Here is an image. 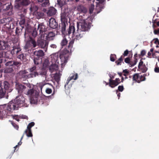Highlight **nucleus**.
Returning a JSON list of instances; mask_svg holds the SVG:
<instances>
[{"label": "nucleus", "instance_id": "a878e982", "mask_svg": "<svg viewBox=\"0 0 159 159\" xmlns=\"http://www.w3.org/2000/svg\"><path fill=\"white\" fill-rule=\"evenodd\" d=\"M24 133L26 134V136L28 137H32L33 136L31 129L27 128L25 131Z\"/></svg>", "mask_w": 159, "mask_h": 159}, {"label": "nucleus", "instance_id": "c85d7f7f", "mask_svg": "<svg viewBox=\"0 0 159 159\" xmlns=\"http://www.w3.org/2000/svg\"><path fill=\"white\" fill-rule=\"evenodd\" d=\"M38 8L36 6L34 5H31V7L30 8V10L31 12H35L38 10Z\"/></svg>", "mask_w": 159, "mask_h": 159}, {"label": "nucleus", "instance_id": "39448f33", "mask_svg": "<svg viewBox=\"0 0 159 159\" xmlns=\"http://www.w3.org/2000/svg\"><path fill=\"white\" fill-rule=\"evenodd\" d=\"M6 106L5 110H6L7 111L6 112L5 111H3L2 113L1 112L0 114V115L2 116V118L7 115L8 112H13L14 111L17 110L19 108L18 106L16 104L14 100L9 102L7 106Z\"/></svg>", "mask_w": 159, "mask_h": 159}, {"label": "nucleus", "instance_id": "dca6fc26", "mask_svg": "<svg viewBox=\"0 0 159 159\" xmlns=\"http://www.w3.org/2000/svg\"><path fill=\"white\" fill-rule=\"evenodd\" d=\"M28 72L26 70H21L20 71L18 74V76L20 78H23L24 79H26L28 78V74H27Z\"/></svg>", "mask_w": 159, "mask_h": 159}, {"label": "nucleus", "instance_id": "c756f323", "mask_svg": "<svg viewBox=\"0 0 159 159\" xmlns=\"http://www.w3.org/2000/svg\"><path fill=\"white\" fill-rule=\"evenodd\" d=\"M5 93V90L3 89L2 87L0 86V98H2L3 97Z\"/></svg>", "mask_w": 159, "mask_h": 159}, {"label": "nucleus", "instance_id": "f03ea898", "mask_svg": "<svg viewBox=\"0 0 159 159\" xmlns=\"http://www.w3.org/2000/svg\"><path fill=\"white\" fill-rule=\"evenodd\" d=\"M26 87L29 88L31 89H29L28 92L25 93L30 98V102L32 104H36L38 102V93L35 90L33 89V86L30 83L25 84Z\"/></svg>", "mask_w": 159, "mask_h": 159}, {"label": "nucleus", "instance_id": "bf43d9fd", "mask_svg": "<svg viewBox=\"0 0 159 159\" xmlns=\"http://www.w3.org/2000/svg\"><path fill=\"white\" fill-rule=\"evenodd\" d=\"M50 47L53 48H57V46L55 44H52L50 45Z\"/></svg>", "mask_w": 159, "mask_h": 159}, {"label": "nucleus", "instance_id": "49530a36", "mask_svg": "<svg viewBox=\"0 0 159 159\" xmlns=\"http://www.w3.org/2000/svg\"><path fill=\"white\" fill-rule=\"evenodd\" d=\"M123 72L124 73V75L125 76H126L127 75H128L129 73V71L127 69L123 70Z\"/></svg>", "mask_w": 159, "mask_h": 159}, {"label": "nucleus", "instance_id": "cd10ccee", "mask_svg": "<svg viewBox=\"0 0 159 159\" xmlns=\"http://www.w3.org/2000/svg\"><path fill=\"white\" fill-rule=\"evenodd\" d=\"M38 1L39 2H43L42 4L43 7H46L49 4V0H38Z\"/></svg>", "mask_w": 159, "mask_h": 159}, {"label": "nucleus", "instance_id": "5701e85b", "mask_svg": "<svg viewBox=\"0 0 159 159\" xmlns=\"http://www.w3.org/2000/svg\"><path fill=\"white\" fill-rule=\"evenodd\" d=\"M7 46V43L3 41H0V50L6 49Z\"/></svg>", "mask_w": 159, "mask_h": 159}, {"label": "nucleus", "instance_id": "9d476101", "mask_svg": "<svg viewBox=\"0 0 159 159\" xmlns=\"http://www.w3.org/2000/svg\"><path fill=\"white\" fill-rule=\"evenodd\" d=\"M18 107L22 106L26 107V101L25 98L21 95L17 96L16 98L14 100Z\"/></svg>", "mask_w": 159, "mask_h": 159}, {"label": "nucleus", "instance_id": "f3484780", "mask_svg": "<svg viewBox=\"0 0 159 159\" xmlns=\"http://www.w3.org/2000/svg\"><path fill=\"white\" fill-rule=\"evenodd\" d=\"M49 26L52 29H55L58 26V24L55 20L53 18H51L49 20Z\"/></svg>", "mask_w": 159, "mask_h": 159}, {"label": "nucleus", "instance_id": "bb28decb", "mask_svg": "<svg viewBox=\"0 0 159 159\" xmlns=\"http://www.w3.org/2000/svg\"><path fill=\"white\" fill-rule=\"evenodd\" d=\"M38 75L39 74L37 72H32L31 73L28 74V78L35 77Z\"/></svg>", "mask_w": 159, "mask_h": 159}, {"label": "nucleus", "instance_id": "f8f14e48", "mask_svg": "<svg viewBox=\"0 0 159 159\" xmlns=\"http://www.w3.org/2000/svg\"><path fill=\"white\" fill-rule=\"evenodd\" d=\"M69 56L67 54H61L59 56H58V61L60 60V64L61 67L64 66L67 62Z\"/></svg>", "mask_w": 159, "mask_h": 159}, {"label": "nucleus", "instance_id": "1a4fd4ad", "mask_svg": "<svg viewBox=\"0 0 159 159\" xmlns=\"http://www.w3.org/2000/svg\"><path fill=\"white\" fill-rule=\"evenodd\" d=\"M37 45V44L35 40L31 38L30 40L26 42L24 48L25 50H28V52L29 53L30 50L32 49Z\"/></svg>", "mask_w": 159, "mask_h": 159}, {"label": "nucleus", "instance_id": "09e8293b", "mask_svg": "<svg viewBox=\"0 0 159 159\" xmlns=\"http://www.w3.org/2000/svg\"><path fill=\"white\" fill-rule=\"evenodd\" d=\"M144 65H144L143 64V62L142 61V60H140V61L139 63V66H138V68H139V67H141L142 66H143Z\"/></svg>", "mask_w": 159, "mask_h": 159}, {"label": "nucleus", "instance_id": "58836bf2", "mask_svg": "<svg viewBox=\"0 0 159 159\" xmlns=\"http://www.w3.org/2000/svg\"><path fill=\"white\" fill-rule=\"evenodd\" d=\"M13 63H14L13 62V61H9L6 63V66H13Z\"/></svg>", "mask_w": 159, "mask_h": 159}, {"label": "nucleus", "instance_id": "4d7b16f0", "mask_svg": "<svg viewBox=\"0 0 159 159\" xmlns=\"http://www.w3.org/2000/svg\"><path fill=\"white\" fill-rule=\"evenodd\" d=\"M146 54V52L145 50H143L141 51V55L143 56H144Z\"/></svg>", "mask_w": 159, "mask_h": 159}, {"label": "nucleus", "instance_id": "3c124183", "mask_svg": "<svg viewBox=\"0 0 159 159\" xmlns=\"http://www.w3.org/2000/svg\"><path fill=\"white\" fill-rule=\"evenodd\" d=\"M46 92L48 94H50L52 92V90L49 88H47L46 90Z\"/></svg>", "mask_w": 159, "mask_h": 159}, {"label": "nucleus", "instance_id": "7ed1b4c3", "mask_svg": "<svg viewBox=\"0 0 159 159\" xmlns=\"http://www.w3.org/2000/svg\"><path fill=\"white\" fill-rule=\"evenodd\" d=\"M67 34L74 38V39L79 40L83 37V34L79 32L78 29L75 31V26L73 25H70L67 30Z\"/></svg>", "mask_w": 159, "mask_h": 159}, {"label": "nucleus", "instance_id": "4be33fe9", "mask_svg": "<svg viewBox=\"0 0 159 159\" xmlns=\"http://www.w3.org/2000/svg\"><path fill=\"white\" fill-rule=\"evenodd\" d=\"M34 54L35 56H37L38 57H42L44 55V52L42 50L35 51L34 52Z\"/></svg>", "mask_w": 159, "mask_h": 159}, {"label": "nucleus", "instance_id": "f257e3e1", "mask_svg": "<svg viewBox=\"0 0 159 159\" xmlns=\"http://www.w3.org/2000/svg\"><path fill=\"white\" fill-rule=\"evenodd\" d=\"M84 17L79 19V21L77 22V27L79 32L82 33V32L88 31L91 27V24L92 22L91 18L88 17L84 19Z\"/></svg>", "mask_w": 159, "mask_h": 159}, {"label": "nucleus", "instance_id": "b1692460", "mask_svg": "<svg viewBox=\"0 0 159 159\" xmlns=\"http://www.w3.org/2000/svg\"><path fill=\"white\" fill-rule=\"evenodd\" d=\"M21 48L19 46H18L17 48H13V49L11 51V53L17 54L19 52L21 51Z\"/></svg>", "mask_w": 159, "mask_h": 159}, {"label": "nucleus", "instance_id": "79ce46f5", "mask_svg": "<svg viewBox=\"0 0 159 159\" xmlns=\"http://www.w3.org/2000/svg\"><path fill=\"white\" fill-rule=\"evenodd\" d=\"M18 58L22 60H23L25 59V57L23 54H21L19 55L18 57Z\"/></svg>", "mask_w": 159, "mask_h": 159}, {"label": "nucleus", "instance_id": "72a5a7b5", "mask_svg": "<svg viewBox=\"0 0 159 159\" xmlns=\"http://www.w3.org/2000/svg\"><path fill=\"white\" fill-rule=\"evenodd\" d=\"M37 18L39 19L43 18L44 16V14L42 12H38L36 15Z\"/></svg>", "mask_w": 159, "mask_h": 159}, {"label": "nucleus", "instance_id": "393cba45", "mask_svg": "<svg viewBox=\"0 0 159 159\" xmlns=\"http://www.w3.org/2000/svg\"><path fill=\"white\" fill-rule=\"evenodd\" d=\"M61 74L59 72L56 73L54 76V78L55 80L58 82L60 80V78Z\"/></svg>", "mask_w": 159, "mask_h": 159}, {"label": "nucleus", "instance_id": "412c9836", "mask_svg": "<svg viewBox=\"0 0 159 159\" xmlns=\"http://www.w3.org/2000/svg\"><path fill=\"white\" fill-rule=\"evenodd\" d=\"M78 78V75L77 74H72L68 78V79L66 82V84L65 85L66 87V85L68 84L69 82L72 80H76Z\"/></svg>", "mask_w": 159, "mask_h": 159}, {"label": "nucleus", "instance_id": "69168bd1", "mask_svg": "<svg viewBox=\"0 0 159 159\" xmlns=\"http://www.w3.org/2000/svg\"><path fill=\"white\" fill-rule=\"evenodd\" d=\"M13 62L14 63H13V65H15V66H17L18 65H19L20 64L19 62H18L13 61Z\"/></svg>", "mask_w": 159, "mask_h": 159}, {"label": "nucleus", "instance_id": "473e14b6", "mask_svg": "<svg viewBox=\"0 0 159 159\" xmlns=\"http://www.w3.org/2000/svg\"><path fill=\"white\" fill-rule=\"evenodd\" d=\"M67 39L65 38H64L61 42V44L62 46H65L67 44Z\"/></svg>", "mask_w": 159, "mask_h": 159}, {"label": "nucleus", "instance_id": "ea45409f", "mask_svg": "<svg viewBox=\"0 0 159 159\" xmlns=\"http://www.w3.org/2000/svg\"><path fill=\"white\" fill-rule=\"evenodd\" d=\"M122 61V57H121L119 59L118 61H116V63L117 64V65H120V63H121Z\"/></svg>", "mask_w": 159, "mask_h": 159}, {"label": "nucleus", "instance_id": "c03bdc74", "mask_svg": "<svg viewBox=\"0 0 159 159\" xmlns=\"http://www.w3.org/2000/svg\"><path fill=\"white\" fill-rule=\"evenodd\" d=\"M94 7V5H91L89 8V12L90 13H93V10Z\"/></svg>", "mask_w": 159, "mask_h": 159}, {"label": "nucleus", "instance_id": "de8ad7c7", "mask_svg": "<svg viewBox=\"0 0 159 159\" xmlns=\"http://www.w3.org/2000/svg\"><path fill=\"white\" fill-rule=\"evenodd\" d=\"M38 59H37L36 57H34V62L35 64H38L40 61H38Z\"/></svg>", "mask_w": 159, "mask_h": 159}, {"label": "nucleus", "instance_id": "4468645a", "mask_svg": "<svg viewBox=\"0 0 159 159\" xmlns=\"http://www.w3.org/2000/svg\"><path fill=\"white\" fill-rule=\"evenodd\" d=\"M145 78L144 75H141L138 74H134L133 77V80L138 83L145 80Z\"/></svg>", "mask_w": 159, "mask_h": 159}, {"label": "nucleus", "instance_id": "37998d69", "mask_svg": "<svg viewBox=\"0 0 159 159\" xmlns=\"http://www.w3.org/2000/svg\"><path fill=\"white\" fill-rule=\"evenodd\" d=\"M36 67L35 66H34L33 67L30 68L29 69V70L31 72H33V71L35 70Z\"/></svg>", "mask_w": 159, "mask_h": 159}, {"label": "nucleus", "instance_id": "680f3d73", "mask_svg": "<svg viewBox=\"0 0 159 159\" xmlns=\"http://www.w3.org/2000/svg\"><path fill=\"white\" fill-rule=\"evenodd\" d=\"M154 43L156 44L158 43L159 44V41L157 39H154Z\"/></svg>", "mask_w": 159, "mask_h": 159}, {"label": "nucleus", "instance_id": "6e6d98bb", "mask_svg": "<svg viewBox=\"0 0 159 159\" xmlns=\"http://www.w3.org/2000/svg\"><path fill=\"white\" fill-rule=\"evenodd\" d=\"M12 124L13 126L16 129H18L19 128L18 125L13 123H12Z\"/></svg>", "mask_w": 159, "mask_h": 159}, {"label": "nucleus", "instance_id": "a18cd8bd", "mask_svg": "<svg viewBox=\"0 0 159 159\" xmlns=\"http://www.w3.org/2000/svg\"><path fill=\"white\" fill-rule=\"evenodd\" d=\"M63 24V26L61 28V31L62 33H63L66 30V23H62Z\"/></svg>", "mask_w": 159, "mask_h": 159}, {"label": "nucleus", "instance_id": "6e6552de", "mask_svg": "<svg viewBox=\"0 0 159 159\" xmlns=\"http://www.w3.org/2000/svg\"><path fill=\"white\" fill-rule=\"evenodd\" d=\"M75 11H77V15L79 16V19L83 18L85 16V14L87 11L86 9L83 6H79L75 8Z\"/></svg>", "mask_w": 159, "mask_h": 159}, {"label": "nucleus", "instance_id": "ddd939ff", "mask_svg": "<svg viewBox=\"0 0 159 159\" xmlns=\"http://www.w3.org/2000/svg\"><path fill=\"white\" fill-rule=\"evenodd\" d=\"M110 78L109 80V86L112 88L117 86L120 83V79L119 78H116L115 80H112V78L111 76H110Z\"/></svg>", "mask_w": 159, "mask_h": 159}, {"label": "nucleus", "instance_id": "423d86ee", "mask_svg": "<svg viewBox=\"0 0 159 159\" xmlns=\"http://www.w3.org/2000/svg\"><path fill=\"white\" fill-rule=\"evenodd\" d=\"M71 15V11L70 9L67 8L65 9L61 14V20L62 23L67 24Z\"/></svg>", "mask_w": 159, "mask_h": 159}, {"label": "nucleus", "instance_id": "6ab92c4d", "mask_svg": "<svg viewBox=\"0 0 159 159\" xmlns=\"http://www.w3.org/2000/svg\"><path fill=\"white\" fill-rule=\"evenodd\" d=\"M56 12V10L53 7H51L49 8L48 11L47 12L48 15L49 16H52L54 15Z\"/></svg>", "mask_w": 159, "mask_h": 159}, {"label": "nucleus", "instance_id": "e433bc0d", "mask_svg": "<svg viewBox=\"0 0 159 159\" xmlns=\"http://www.w3.org/2000/svg\"><path fill=\"white\" fill-rule=\"evenodd\" d=\"M47 74V71L45 70L42 69L41 71L40 72V74L43 76H45Z\"/></svg>", "mask_w": 159, "mask_h": 159}, {"label": "nucleus", "instance_id": "4c0bfd02", "mask_svg": "<svg viewBox=\"0 0 159 159\" xmlns=\"http://www.w3.org/2000/svg\"><path fill=\"white\" fill-rule=\"evenodd\" d=\"M34 125V122H32L30 123L28 125L27 128L31 129V128Z\"/></svg>", "mask_w": 159, "mask_h": 159}, {"label": "nucleus", "instance_id": "c9c22d12", "mask_svg": "<svg viewBox=\"0 0 159 159\" xmlns=\"http://www.w3.org/2000/svg\"><path fill=\"white\" fill-rule=\"evenodd\" d=\"M13 71V69L11 67H8L6 68L4 70L5 73H10L12 72Z\"/></svg>", "mask_w": 159, "mask_h": 159}, {"label": "nucleus", "instance_id": "5fc2aeb1", "mask_svg": "<svg viewBox=\"0 0 159 159\" xmlns=\"http://www.w3.org/2000/svg\"><path fill=\"white\" fill-rule=\"evenodd\" d=\"M20 118H21L22 119H28V117L25 116L24 115H22L20 116Z\"/></svg>", "mask_w": 159, "mask_h": 159}, {"label": "nucleus", "instance_id": "9b49d317", "mask_svg": "<svg viewBox=\"0 0 159 159\" xmlns=\"http://www.w3.org/2000/svg\"><path fill=\"white\" fill-rule=\"evenodd\" d=\"M44 36L41 35L40 39L38 40V45L41 48L44 49L45 51L47 50L48 43L44 39Z\"/></svg>", "mask_w": 159, "mask_h": 159}, {"label": "nucleus", "instance_id": "2eb2a0df", "mask_svg": "<svg viewBox=\"0 0 159 159\" xmlns=\"http://www.w3.org/2000/svg\"><path fill=\"white\" fill-rule=\"evenodd\" d=\"M98 2H97V5L96 8V13H99L102 10L103 8L104 5L103 3V0H96Z\"/></svg>", "mask_w": 159, "mask_h": 159}, {"label": "nucleus", "instance_id": "aec40b11", "mask_svg": "<svg viewBox=\"0 0 159 159\" xmlns=\"http://www.w3.org/2000/svg\"><path fill=\"white\" fill-rule=\"evenodd\" d=\"M26 87L22 84H19L17 86L16 89L18 90L19 93H21L24 92L25 91Z\"/></svg>", "mask_w": 159, "mask_h": 159}, {"label": "nucleus", "instance_id": "13d9d810", "mask_svg": "<svg viewBox=\"0 0 159 159\" xmlns=\"http://www.w3.org/2000/svg\"><path fill=\"white\" fill-rule=\"evenodd\" d=\"M154 33L155 34H159V28L157 30H155L154 31Z\"/></svg>", "mask_w": 159, "mask_h": 159}, {"label": "nucleus", "instance_id": "603ef678", "mask_svg": "<svg viewBox=\"0 0 159 159\" xmlns=\"http://www.w3.org/2000/svg\"><path fill=\"white\" fill-rule=\"evenodd\" d=\"M74 42V40H72L69 43V45L68 46V47L69 48H71L72 46V45Z\"/></svg>", "mask_w": 159, "mask_h": 159}, {"label": "nucleus", "instance_id": "f704fd0d", "mask_svg": "<svg viewBox=\"0 0 159 159\" xmlns=\"http://www.w3.org/2000/svg\"><path fill=\"white\" fill-rule=\"evenodd\" d=\"M30 3L29 0H23L21 1V4L23 5L26 6L28 5Z\"/></svg>", "mask_w": 159, "mask_h": 159}, {"label": "nucleus", "instance_id": "0eeeda50", "mask_svg": "<svg viewBox=\"0 0 159 159\" xmlns=\"http://www.w3.org/2000/svg\"><path fill=\"white\" fill-rule=\"evenodd\" d=\"M35 27L33 30L32 35L34 37H36L37 34V31H39V34L41 35L44 36V34H43V33L45 31V27L43 23L39 24L37 26L36 25H35Z\"/></svg>", "mask_w": 159, "mask_h": 159}, {"label": "nucleus", "instance_id": "052dcab7", "mask_svg": "<svg viewBox=\"0 0 159 159\" xmlns=\"http://www.w3.org/2000/svg\"><path fill=\"white\" fill-rule=\"evenodd\" d=\"M47 84H44L43 83H40V88L41 90H42L43 86L44 85H47Z\"/></svg>", "mask_w": 159, "mask_h": 159}, {"label": "nucleus", "instance_id": "338daca9", "mask_svg": "<svg viewBox=\"0 0 159 159\" xmlns=\"http://www.w3.org/2000/svg\"><path fill=\"white\" fill-rule=\"evenodd\" d=\"M18 116H15L14 117V119H15V120H16L17 121H19V120L18 119Z\"/></svg>", "mask_w": 159, "mask_h": 159}, {"label": "nucleus", "instance_id": "8fccbe9b", "mask_svg": "<svg viewBox=\"0 0 159 159\" xmlns=\"http://www.w3.org/2000/svg\"><path fill=\"white\" fill-rule=\"evenodd\" d=\"M124 90V87L123 86H119L118 87V90L122 92Z\"/></svg>", "mask_w": 159, "mask_h": 159}, {"label": "nucleus", "instance_id": "20e7f679", "mask_svg": "<svg viewBox=\"0 0 159 159\" xmlns=\"http://www.w3.org/2000/svg\"><path fill=\"white\" fill-rule=\"evenodd\" d=\"M58 54L55 53L50 55L51 61L52 65L49 67V70L51 72H53L58 69V66L60 64L58 61Z\"/></svg>", "mask_w": 159, "mask_h": 159}, {"label": "nucleus", "instance_id": "a211bd4d", "mask_svg": "<svg viewBox=\"0 0 159 159\" xmlns=\"http://www.w3.org/2000/svg\"><path fill=\"white\" fill-rule=\"evenodd\" d=\"M46 39L48 40H51L54 39L55 34L52 32H50L46 34Z\"/></svg>", "mask_w": 159, "mask_h": 159}, {"label": "nucleus", "instance_id": "e2e57ef3", "mask_svg": "<svg viewBox=\"0 0 159 159\" xmlns=\"http://www.w3.org/2000/svg\"><path fill=\"white\" fill-rule=\"evenodd\" d=\"M128 51L127 50H126L123 53V55L124 56H126L128 55Z\"/></svg>", "mask_w": 159, "mask_h": 159}, {"label": "nucleus", "instance_id": "7c9ffc66", "mask_svg": "<svg viewBox=\"0 0 159 159\" xmlns=\"http://www.w3.org/2000/svg\"><path fill=\"white\" fill-rule=\"evenodd\" d=\"M3 85L5 90H9V89L10 88V85L7 82H4L3 83Z\"/></svg>", "mask_w": 159, "mask_h": 159}, {"label": "nucleus", "instance_id": "0e129e2a", "mask_svg": "<svg viewBox=\"0 0 159 159\" xmlns=\"http://www.w3.org/2000/svg\"><path fill=\"white\" fill-rule=\"evenodd\" d=\"M154 71L156 73H159V68L157 67H156L154 69Z\"/></svg>", "mask_w": 159, "mask_h": 159}, {"label": "nucleus", "instance_id": "a19ab883", "mask_svg": "<svg viewBox=\"0 0 159 159\" xmlns=\"http://www.w3.org/2000/svg\"><path fill=\"white\" fill-rule=\"evenodd\" d=\"M116 58V56L114 54H112L110 56V60L112 61H114L115 60Z\"/></svg>", "mask_w": 159, "mask_h": 159}, {"label": "nucleus", "instance_id": "2f4dec72", "mask_svg": "<svg viewBox=\"0 0 159 159\" xmlns=\"http://www.w3.org/2000/svg\"><path fill=\"white\" fill-rule=\"evenodd\" d=\"M139 69L140 71H141L143 73L146 72L147 70V68L145 66V65L139 67Z\"/></svg>", "mask_w": 159, "mask_h": 159}, {"label": "nucleus", "instance_id": "864d4df0", "mask_svg": "<svg viewBox=\"0 0 159 159\" xmlns=\"http://www.w3.org/2000/svg\"><path fill=\"white\" fill-rule=\"evenodd\" d=\"M125 61L126 63H129L130 62V59L128 57H127V58H126L125 59Z\"/></svg>", "mask_w": 159, "mask_h": 159}, {"label": "nucleus", "instance_id": "774afa93", "mask_svg": "<svg viewBox=\"0 0 159 159\" xmlns=\"http://www.w3.org/2000/svg\"><path fill=\"white\" fill-rule=\"evenodd\" d=\"M11 7V6L10 5H8L7 7L6 8V10H8L9 8H10Z\"/></svg>", "mask_w": 159, "mask_h": 159}]
</instances>
